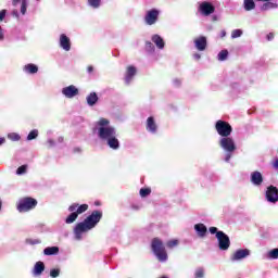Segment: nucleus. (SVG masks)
<instances>
[{
    "label": "nucleus",
    "mask_w": 278,
    "mask_h": 278,
    "mask_svg": "<svg viewBox=\"0 0 278 278\" xmlns=\"http://www.w3.org/2000/svg\"><path fill=\"white\" fill-rule=\"evenodd\" d=\"M97 131L99 138L104 140L110 149L116 150L121 147L118 138H116V128L110 125V121L100 118L93 128Z\"/></svg>",
    "instance_id": "nucleus-1"
},
{
    "label": "nucleus",
    "mask_w": 278,
    "mask_h": 278,
    "mask_svg": "<svg viewBox=\"0 0 278 278\" xmlns=\"http://www.w3.org/2000/svg\"><path fill=\"white\" fill-rule=\"evenodd\" d=\"M101 218H103V212L93 211L84 222L76 225L74 229L75 239L81 240V238H84V233L94 229L101 222Z\"/></svg>",
    "instance_id": "nucleus-2"
},
{
    "label": "nucleus",
    "mask_w": 278,
    "mask_h": 278,
    "mask_svg": "<svg viewBox=\"0 0 278 278\" xmlns=\"http://www.w3.org/2000/svg\"><path fill=\"white\" fill-rule=\"evenodd\" d=\"M219 147L225 151V162H229L231 160V156L233 155V152L236 151V141L231 137H222L219 139Z\"/></svg>",
    "instance_id": "nucleus-3"
},
{
    "label": "nucleus",
    "mask_w": 278,
    "mask_h": 278,
    "mask_svg": "<svg viewBox=\"0 0 278 278\" xmlns=\"http://www.w3.org/2000/svg\"><path fill=\"white\" fill-rule=\"evenodd\" d=\"M152 251L159 262H166L168 260L166 248H164V243L159 238L152 240Z\"/></svg>",
    "instance_id": "nucleus-4"
},
{
    "label": "nucleus",
    "mask_w": 278,
    "mask_h": 278,
    "mask_svg": "<svg viewBox=\"0 0 278 278\" xmlns=\"http://www.w3.org/2000/svg\"><path fill=\"white\" fill-rule=\"evenodd\" d=\"M215 129L222 138H227L231 136V131H233V128L230 126L229 123L225 121H217L215 124Z\"/></svg>",
    "instance_id": "nucleus-5"
},
{
    "label": "nucleus",
    "mask_w": 278,
    "mask_h": 278,
    "mask_svg": "<svg viewBox=\"0 0 278 278\" xmlns=\"http://www.w3.org/2000/svg\"><path fill=\"white\" fill-rule=\"evenodd\" d=\"M38 205V201L33 198H24L20 200L17 204V211L18 212H29V210H34Z\"/></svg>",
    "instance_id": "nucleus-6"
},
{
    "label": "nucleus",
    "mask_w": 278,
    "mask_h": 278,
    "mask_svg": "<svg viewBox=\"0 0 278 278\" xmlns=\"http://www.w3.org/2000/svg\"><path fill=\"white\" fill-rule=\"evenodd\" d=\"M216 238L218 240V247L220 251H227L229 247L231 245V241L229 240V236H227L223 231H218L216 233Z\"/></svg>",
    "instance_id": "nucleus-7"
},
{
    "label": "nucleus",
    "mask_w": 278,
    "mask_h": 278,
    "mask_svg": "<svg viewBox=\"0 0 278 278\" xmlns=\"http://www.w3.org/2000/svg\"><path fill=\"white\" fill-rule=\"evenodd\" d=\"M199 10L203 16H210V14H214L216 8L211 2L204 1L199 3Z\"/></svg>",
    "instance_id": "nucleus-8"
},
{
    "label": "nucleus",
    "mask_w": 278,
    "mask_h": 278,
    "mask_svg": "<svg viewBox=\"0 0 278 278\" xmlns=\"http://www.w3.org/2000/svg\"><path fill=\"white\" fill-rule=\"evenodd\" d=\"M251 255V251L249 249L243 250H237L230 257L231 262H240L242 260H245V257H249Z\"/></svg>",
    "instance_id": "nucleus-9"
},
{
    "label": "nucleus",
    "mask_w": 278,
    "mask_h": 278,
    "mask_svg": "<svg viewBox=\"0 0 278 278\" xmlns=\"http://www.w3.org/2000/svg\"><path fill=\"white\" fill-rule=\"evenodd\" d=\"M62 94L66 97V99H74L79 94V89L75 85L67 86L62 89Z\"/></svg>",
    "instance_id": "nucleus-10"
},
{
    "label": "nucleus",
    "mask_w": 278,
    "mask_h": 278,
    "mask_svg": "<svg viewBox=\"0 0 278 278\" xmlns=\"http://www.w3.org/2000/svg\"><path fill=\"white\" fill-rule=\"evenodd\" d=\"M266 199L269 203H277V201H278V189H277V187L269 186L267 188Z\"/></svg>",
    "instance_id": "nucleus-11"
},
{
    "label": "nucleus",
    "mask_w": 278,
    "mask_h": 278,
    "mask_svg": "<svg viewBox=\"0 0 278 278\" xmlns=\"http://www.w3.org/2000/svg\"><path fill=\"white\" fill-rule=\"evenodd\" d=\"M157 16H160V12L155 9H152L146 14V23L147 25H155L157 22Z\"/></svg>",
    "instance_id": "nucleus-12"
},
{
    "label": "nucleus",
    "mask_w": 278,
    "mask_h": 278,
    "mask_svg": "<svg viewBox=\"0 0 278 278\" xmlns=\"http://www.w3.org/2000/svg\"><path fill=\"white\" fill-rule=\"evenodd\" d=\"M136 73H138V71L136 70V66L134 65L128 66L126 68V74L124 78L125 84L127 85L131 84V81L134 80V77H136Z\"/></svg>",
    "instance_id": "nucleus-13"
},
{
    "label": "nucleus",
    "mask_w": 278,
    "mask_h": 278,
    "mask_svg": "<svg viewBox=\"0 0 278 278\" xmlns=\"http://www.w3.org/2000/svg\"><path fill=\"white\" fill-rule=\"evenodd\" d=\"M194 47L198 51H205L207 49V38L200 36L193 40Z\"/></svg>",
    "instance_id": "nucleus-14"
},
{
    "label": "nucleus",
    "mask_w": 278,
    "mask_h": 278,
    "mask_svg": "<svg viewBox=\"0 0 278 278\" xmlns=\"http://www.w3.org/2000/svg\"><path fill=\"white\" fill-rule=\"evenodd\" d=\"M250 179L253 186H261L262 184H264V177L260 172H253L250 176Z\"/></svg>",
    "instance_id": "nucleus-15"
},
{
    "label": "nucleus",
    "mask_w": 278,
    "mask_h": 278,
    "mask_svg": "<svg viewBox=\"0 0 278 278\" xmlns=\"http://www.w3.org/2000/svg\"><path fill=\"white\" fill-rule=\"evenodd\" d=\"M68 212H76L78 215L84 214V212H88V204H77L74 203L68 207Z\"/></svg>",
    "instance_id": "nucleus-16"
},
{
    "label": "nucleus",
    "mask_w": 278,
    "mask_h": 278,
    "mask_svg": "<svg viewBox=\"0 0 278 278\" xmlns=\"http://www.w3.org/2000/svg\"><path fill=\"white\" fill-rule=\"evenodd\" d=\"M60 47L64 51H71V39L64 34L60 36Z\"/></svg>",
    "instance_id": "nucleus-17"
},
{
    "label": "nucleus",
    "mask_w": 278,
    "mask_h": 278,
    "mask_svg": "<svg viewBox=\"0 0 278 278\" xmlns=\"http://www.w3.org/2000/svg\"><path fill=\"white\" fill-rule=\"evenodd\" d=\"M18 3H21V14L25 15L27 14V5H29V1L27 0H12V4L14 5V8H16L18 5Z\"/></svg>",
    "instance_id": "nucleus-18"
},
{
    "label": "nucleus",
    "mask_w": 278,
    "mask_h": 278,
    "mask_svg": "<svg viewBox=\"0 0 278 278\" xmlns=\"http://www.w3.org/2000/svg\"><path fill=\"white\" fill-rule=\"evenodd\" d=\"M194 230L197 231L199 238H205L207 233V227L204 224H195Z\"/></svg>",
    "instance_id": "nucleus-19"
},
{
    "label": "nucleus",
    "mask_w": 278,
    "mask_h": 278,
    "mask_svg": "<svg viewBox=\"0 0 278 278\" xmlns=\"http://www.w3.org/2000/svg\"><path fill=\"white\" fill-rule=\"evenodd\" d=\"M147 130L151 131V134H155V131H157V125L155 124V119H153V117H149L147 119Z\"/></svg>",
    "instance_id": "nucleus-20"
},
{
    "label": "nucleus",
    "mask_w": 278,
    "mask_h": 278,
    "mask_svg": "<svg viewBox=\"0 0 278 278\" xmlns=\"http://www.w3.org/2000/svg\"><path fill=\"white\" fill-rule=\"evenodd\" d=\"M42 273H45V263L37 262L35 264L33 274L35 275V277H38V276L42 275Z\"/></svg>",
    "instance_id": "nucleus-21"
},
{
    "label": "nucleus",
    "mask_w": 278,
    "mask_h": 278,
    "mask_svg": "<svg viewBox=\"0 0 278 278\" xmlns=\"http://www.w3.org/2000/svg\"><path fill=\"white\" fill-rule=\"evenodd\" d=\"M152 42L157 47V49H164V39L160 35L152 36Z\"/></svg>",
    "instance_id": "nucleus-22"
},
{
    "label": "nucleus",
    "mask_w": 278,
    "mask_h": 278,
    "mask_svg": "<svg viewBox=\"0 0 278 278\" xmlns=\"http://www.w3.org/2000/svg\"><path fill=\"white\" fill-rule=\"evenodd\" d=\"M243 8H244L245 12H251L252 10H255V1L243 0Z\"/></svg>",
    "instance_id": "nucleus-23"
},
{
    "label": "nucleus",
    "mask_w": 278,
    "mask_h": 278,
    "mask_svg": "<svg viewBox=\"0 0 278 278\" xmlns=\"http://www.w3.org/2000/svg\"><path fill=\"white\" fill-rule=\"evenodd\" d=\"M45 255H58L60 253V248L58 247H48L43 250Z\"/></svg>",
    "instance_id": "nucleus-24"
},
{
    "label": "nucleus",
    "mask_w": 278,
    "mask_h": 278,
    "mask_svg": "<svg viewBox=\"0 0 278 278\" xmlns=\"http://www.w3.org/2000/svg\"><path fill=\"white\" fill-rule=\"evenodd\" d=\"M97 101H99V97L97 93L92 92L87 97V103L88 105L92 106L97 104Z\"/></svg>",
    "instance_id": "nucleus-25"
},
{
    "label": "nucleus",
    "mask_w": 278,
    "mask_h": 278,
    "mask_svg": "<svg viewBox=\"0 0 278 278\" xmlns=\"http://www.w3.org/2000/svg\"><path fill=\"white\" fill-rule=\"evenodd\" d=\"M24 71L26 73H29L30 75H34L38 73V66H36L35 64H27L25 65Z\"/></svg>",
    "instance_id": "nucleus-26"
},
{
    "label": "nucleus",
    "mask_w": 278,
    "mask_h": 278,
    "mask_svg": "<svg viewBox=\"0 0 278 278\" xmlns=\"http://www.w3.org/2000/svg\"><path fill=\"white\" fill-rule=\"evenodd\" d=\"M77 216H79L75 211L72 212V214L65 219V223L67 225H71L72 223H75L77 220Z\"/></svg>",
    "instance_id": "nucleus-27"
},
{
    "label": "nucleus",
    "mask_w": 278,
    "mask_h": 278,
    "mask_svg": "<svg viewBox=\"0 0 278 278\" xmlns=\"http://www.w3.org/2000/svg\"><path fill=\"white\" fill-rule=\"evenodd\" d=\"M228 55H229V52L227 50H222L217 55V60H219V62H225Z\"/></svg>",
    "instance_id": "nucleus-28"
},
{
    "label": "nucleus",
    "mask_w": 278,
    "mask_h": 278,
    "mask_svg": "<svg viewBox=\"0 0 278 278\" xmlns=\"http://www.w3.org/2000/svg\"><path fill=\"white\" fill-rule=\"evenodd\" d=\"M268 260H278V248L273 249L267 253Z\"/></svg>",
    "instance_id": "nucleus-29"
},
{
    "label": "nucleus",
    "mask_w": 278,
    "mask_h": 278,
    "mask_svg": "<svg viewBox=\"0 0 278 278\" xmlns=\"http://www.w3.org/2000/svg\"><path fill=\"white\" fill-rule=\"evenodd\" d=\"M275 8H277V4H276V3L266 2V3H264V4L262 5L261 10L266 11V10H273V9H275Z\"/></svg>",
    "instance_id": "nucleus-30"
},
{
    "label": "nucleus",
    "mask_w": 278,
    "mask_h": 278,
    "mask_svg": "<svg viewBox=\"0 0 278 278\" xmlns=\"http://www.w3.org/2000/svg\"><path fill=\"white\" fill-rule=\"evenodd\" d=\"M9 140H12L13 142H18L21 140V135L16 132H11L8 135Z\"/></svg>",
    "instance_id": "nucleus-31"
},
{
    "label": "nucleus",
    "mask_w": 278,
    "mask_h": 278,
    "mask_svg": "<svg viewBox=\"0 0 278 278\" xmlns=\"http://www.w3.org/2000/svg\"><path fill=\"white\" fill-rule=\"evenodd\" d=\"M242 34H244V33L242 31V29H233V30L231 31V38H232V39L240 38V37L242 36Z\"/></svg>",
    "instance_id": "nucleus-32"
},
{
    "label": "nucleus",
    "mask_w": 278,
    "mask_h": 278,
    "mask_svg": "<svg viewBox=\"0 0 278 278\" xmlns=\"http://www.w3.org/2000/svg\"><path fill=\"white\" fill-rule=\"evenodd\" d=\"M36 138H38V130L34 129L28 134L27 140H36Z\"/></svg>",
    "instance_id": "nucleus-33"
},
{
    "label": "nucleus",
    "mask_w": 278,
    "mask_h": 278,
    "mask_svg": "<svg viewBox=\"0 0 278 278\" xmlns=\"http://www.w3.org/2000/svg\"><path fill=\"white\" fill-rule=\"evenodd\" d=\"M177 244H179V240L173 239V240H169V241L167 242V248H168V249H175V247H177Z\"/></svg>",
    "instance_id": "nucleus-34"
},
{
    "label": "nucleus",
    "mask_w": 278,
    "mask_h": 278,
    "mask_svg": "<svg viewBox=\"0 0 278 278\" xmlns=\"http://www.w3.org/2000/svg\"><path fill=\"white\" fill-rule=\"evenodd\" d=\"M204 275H205V270L200 267V268H198V269L195 270L194 277H195V278H203Z\"/></svg>",
    "instance_id": "nucleus-35"
},
{
    "label": "nucleus",
    "mask_w": 278,
    "mask_h": 278,
    "mask_svg": "<svg viewBox=\"0 0 278 278\" xmlns=\"http://www.w3.org/2000/svg\"><path fill=\"white\" fill-rule=\"evenodd\" d=\"M88 3L91 8H99V5H101V0H88Z\"/></svg>",
    "instance_id": "nucleus-36"
},
{
    "label": "nucleus",
    "mask_w": 278,
    "mask_h": 278,
    "mask_svg": "<svg viewBox=\"0 0 278 278\" xmlns=\"http://www.w3.org/2000/svg\"><path fill=\"white\" fill-rule=\"evenodd\" d=\"M25 173H27V165H22L16 170L17 175H25Z\"/></svg>",
    "instance_id": "nucleus-37"
},
{
    "label": "nucleus",
    "mask_w": 278,
    "mask_h": 278,
    "mask_svg": "<svg viewBox=\"0 0 278 278\" xmlns=\"http://www.w3.org/2000/svg\"><path fill=\"white\" fill-rule=\"evenodd\" d=\"M50 277L56 278L60 277V268H54L50 270Z\"/></svg>",
    "instance_id": "nucleus-38"
},
{
    "label": "nucleus",
    "mask_w": 278,
    "mask_h": 278,
    "mask_svg": "<svg viewBox=\"0 0 278 278\" xmlns=\"http://www.w3.org/2000/svg\"><path fill=\"white\" fill-rule=\"evenodd\" d=\"M151 189H140V197H149Z\"/></svg>",
    "instance_id": "nucleus-39"
},
{
    "label": "nucleus",
    "mask_w": 278,
    "mask_h": 278,
    "mask_svg": "<svg viewBox=\"0 0 278 278\" xmlns=\"http://www.w3.org/2000/svg\"><path fill=\"white\" fill-rule=\"evenodd\" d=\"M27 244H40V239H27Z\"/></svg>",
    "instance_id": "nucleus-40"
},
{
    "label": "nucleus",
    "mask_w": 278,
    "mask_h": 278,
    "mask_svg": "<svg viewBox=\"0 0 278 278\" xmlns=\"http://www.w3.org/2000/svg\"><path fill=\"white\" fill-rule=\"evenodd\" d=\"M146 49H147L148 51H153V49H154L153 43H152L151 41H148V42L146 43Z\"/></svg>",
    "instance_id": "nucleus-41"
},
{
    "label": "nucleus",
    "mask_w": 278,
    "mask_h": 278,
    "mask_svg": "<svg viewBox=\"0 0 278 278\" xmlns=\"http://www.w3.org/2000/svg\"><path fill=\"white\" fill-rule=\"evenodd\" d=\"M208 231H210V233H218V228H216V227H211V228L208 229Z\"/></svg>",
    "instance_id": "nucleus-42"
},
{
    "label": "nucleus",
    "mask_w": 278,
    "mask_h": 278,
    "mask_svg": "<svg viewBox=\"0 0 278 278\" xmlns=\"http://www.w3.org/2000/svg\"><path fill=\"white\" fill-rule=\"evenodd\" d=\"M3 18H5V10L0 12V21H3Z\"/></svg>",
    "instance_id": "nucleus-43"
},
{
    "label": "nucleus",
    "mask_w": 278,
    "mask_h": 278,
    "mask_svg": "<svg viewBox=\"0 0 278 278\" xmlns=\"http://www.w3.org/2000/svg\"><path fill=\"white\" fill-rule=\"evenodd\" d=\"M273 38H275V34L269 33V34L267 35V40H273Z\"/></svg>",
    "instance_id": "nucleus-44"
},
{
    "label": "nucleus",
    "mask_w": 278,
    "mask_h": 278,
    "mask_svg": "<svg viewBox=\"0 0 278 278\" xmlns=\"http://www.w3.org/2000/svg\"><path fill=\"white\" fill-rule=\"evenodd\" d=\"M4 34H3V28L0 26V40H3Z\"/></svg>",
    "instance_id": "nucleus-45"
},
{
    "label": "nucleus",
    "mask_w": 278,
    "mask_h": 278,
    "mask_svg": "<svg viewBox=\"0 0 278 278\" xmlns=\"http://www.w3.org/2000/svg\"><path fill=\"white\" fill-rule=\"evenodd\" d=\"M48 144H50V147H54L55 142L53 141V139H49Z\"/></svg>",
    "instance_id": "nucleus-46"
},
{
    "label": "nucleus",
    "mask_w": 278,
    "mask_h": 278,
    "mask_svg": "<svg viewBox=\"0 0 278 278\" xmlns=\"http://www.w3.org/2000/svg\"><path fill=\"white\" fill-rule=\"evenodd\" d=\"M193 59H195V60H201V55H200L199 53H194V54H193Z\"/></svg>",
    "instance_id": "nucleus-47"
},
{
    "label": "nucleus",
    "mask_w": 278,
    "mask_h": 278,
    "mask_svg": "<svg viewBox=\"0 0 278 278\" xmlns=\"http://www.w3.org/2000/svg\"><path fill=\"white\" fill-rule=\"evenodd\" d=\"M174 84H175V86H179V85L181 84V80L175 79V80H174Z\"/></svg>",
    "instance_id": "nucleus-48"
},
{
    "label": "nucleus",
    "mask_w": 278,
    "mask_h": 278,
    "mask_svg": "<svg viewBox=\"0 0 278 278\" xmlns=\"http://www.w3.org/2000/svg\"><path fill=\"white\" fill-rule=\"evenodd\" d=\"M220 35H222V38H225V36H227V31L222 30Z\"/></svg>",
    "instance_id": "nucleus-49"
},
{
    "label": "nucleus",
    "mask_w": 278,
    "mask_h": 278,
    "mask_svg": "<svg viewBox=\"0 0 278 278\" xmlns=\"http://www.w3.org/2000/svg\"><path fill=\"white\" fill-rule=\"evenodd\" d=\"M5 143V138H0V147Z\"/></svg>",
    "instance_id": "nucleus-50"
},
{
    "label": "nucleus",
    "mask_w": 278,
    "mask_h": 278,
    "mask_svg": "<svg viewBox=\"0 0 278 278\" xmlns=\"http://www.w3.org/2000/svg\"><path fill=\"white\" fill-rule=\"evenodd\" d=\"M274 168H278V159L274 162Z\"/></svg>",
    "instance_id": "nucleus-51"
},
{
    "label": "nucleus",
    "mask_w": 278,
    "mask_h": 278,
    "mask_svg": "<svg viewBox=\"0 0 278 278\" xmlns=\"http://www.w3.org/2000/svg\"><path fill=\"white\" fill-rule=\"evenodd\" d=\"M92 71H93V67L90 65V66L88 67V73H92Z\"/></svg>",
    "instance_id": "nucleus-52"
},
{
    "label": "nucleus",
    "mask_w": 278,
    "mask_h": 278,
    "mask_svg": "<svg viewBox=\"0 0 278 278\" xmlns=\"http://www.w3.org/2000/svg\"><path fill=\"white\" fill-rule=\"evenodd\" d=\"M59 142H64V138L60 137Z\"/></svg>",
    "instance_id": "nucleus-53"
},
{
    "label": "nucleus",
    "mask_w": 278,
    "mask_h": 278,
    "mask_svg": "<svg viewBox=\"0 0 278 278\" xmlns=\"http://www.w3.org/2000/svg\"><path fill=\"white\" fill-rule=\"evenodd\" d=\"M14 14H16V16H18V12L15 11Z\"/></svg>",
    "instance_id": "nucleus-54"
},
{
    "label": "nucleus",
    "mask_w": 278,
    "mask_h": 278,
    "mask_svg": "<svg viewBox=\"0 0 278 278\" xmlns=\"http://www.w3.org/2000/svg\"><path fill=\"white\" fill-rule=\"evenodd\" d=\"M161 278H168V277H166V276H162Z\"/></svg>",
    "instance_id": "nucleus-55"
}]
</instances>
